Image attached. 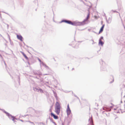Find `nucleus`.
Masks as SVG:
<instances>
[{"mask_svg":"<svg viewBox=\"0 0 125 125\" xmlns=\"http://www.w3.org/2000/svg\"><path fill=\"white\" fill-rule=\"evenodd\" d=\"M61 106L60 104L58 102H57L55 104V112L58 115H59L60 114L61 111Z\"/></svg>","mask_w":125,"mask_h":125,"instance_id":"1","label":"nucleus"},{"mask_svg":"<svg viewBox=\"0 0 125 125\" xmlns=\"http://www.w3.org/2000/svg\"><path fill=\"white\" fill-rule=\"evenodd\" d=\"M65 22L68 24L75 26L78 25L80 23L79 22L76 21H74L73 22H72L71 21L68 20H63L61 22Z\"/></svg>","mask_w":125,"mask_h":125,"instance_id":"2","label":"nucleus"},{"mask_svg":"<svg viewBox=\"0 0 125 125\" xmlns=\"http://www.w3.org/2000/svg\"><path fill=\"white\" fill-rule=\"evenodd\" d=\"M66 111L67 115H69L70 114L71 112L69 107V104H68L67 105V109Z\"/></svg>","mask_w":125,"mask_h":125,"instance_id":"3","label":"nucleus"},{"mask_svg":"<svg viewBox=\"0 0 125 125\" xmlns=\"http://www.w3.org/2000/svg\"><path fill=\"white\" fill-rule=\"evenodd\" d=\"M51 115L55 119H58V117L55 115L52 112L51 113Z\"/></svg>","mask_w":125,"mask_h":125,"instance_id":"4","label":"nucleus"},{"mask_svg":"<svg viewBox=\"0 0 125 125\" xmlns=\"http://www.w3.org/2000/svg\"><path fill=\"white\" fill-rule=\"evenodd\" d=\"M17 38L18 39L20 40L21 41H22L23 38L21 36L19 35H17Z\"/></svg>","mask_w":125,"mask_h":125,"instance_id":"5","label":"nucleus"},{"mask_svg":"<svg viewBox=\"0 0 125 125\" xmlns=\"http://www.w3.org/2000/svg\"><path fill=\"white\" fill-rule=\"evenodd\" d=\"M104 25H103L100 30V31L99 32V33L102 32L103 31V29H104Z\"/></svg>","mask_w":125,"mask_h":125,"instance_id":"6","label":"nucleus"},{"mask_svg":"<svg viewBox=\"0 0 125 125\" xmlns=\"http://www.w3.org/2000/svg\"><path fill=\"white\" fill-rule=\"evenodd\" d=\"M11 119L14 122H16V120H17L14 117L11 116Z\"/></svg>","mask_w":125,"mask_h":125,"instance_id":"7","label":"nucleus"},{"mask_svg":"<svg viewBox=\"0 0 125 125\" xmlns=\"http://www.w3.org/2000/svg\"><path fill=\"white\" fill-rule=\"evenodd\" d=\"M21 52L22 54V55L27 60H28V57L26 56V54L24 52Z\"/></svg>","mask_w":125,"mask_h":125,"instance_id":"8","label":"nucleus"},{"mask_svg":"<svg viewBox=\"0 0 125 125\" xmlns=\"http://www.w3.org/2000/svg\"><path fill=\"white\" fill-rule=\"evenodd\" d=\"M104 43V42L100 40H99V44L101 45H103Z\"/></svg>","mask_w":125,"mask_h":125,"instance_id":"9","label":"nucleus"},{"mask_svg":"<svg viewBox=\"0 0 125 125\" xmlns=\"http://www.w3.org/2000/svg\"><path fill=\"white\" fill-rule=\"evenodd\" d=\"M122 87L123 88H125V82H123Z\"/></svg>","mask_w":125,"mask_h":125,"instance_id":"10","label":"nucleus"},{"mask_svg":"<svg viewBox=\"0 0 125 125\" xmlns=\"http://www.w3.org/2000/svg\"><path fill=\"white\" fill-rule=\"evenodd\" d=\"M89 16H90V14L89 13H88V14L87 15V17L86 18L87 20H88V19L89 18Z\"/></svg>","mask_w":125,"mask_h":125,"instance_id":"11","label":"nucleus"},{"mask_svg":"<svg viewBox=\"0 0 125 125\" xmlns=\"http://www.w3.org/2000/svg\"><path fill=\"white\" fill-rule=\"evenodd\" d=\"M108 108L107 107H104L103 108V110H106V109H108Z\"/></svg>","mask_w":125,"mask_h":125,"instance_id":"12","label":"nucleus"},{"mask_svg":"<svg viewBox=\"0 0 125 125\" xmlns=\"http://www.w3.org/2000/svg\"><path fill=\"white\" fill-rule=\"evenodd\" d=\"M29 125H35L32 122H30Z\"/></svg>","mask_w":125,"mask_h":125,"instance_id":"13","label":"nucleus"},{"mask_svg":"<svg viewBox=\"0 0 125 125\" xmlns=\"http://www.w3.org/2000/svg\"><path fill=\"white\" fill-rule=\"evenodd\" d=\"M87 20H87L86 19H85L84 20V21H83V22H84L86 21H87Z\"/></svg>","mask_w":125,"mask_h":125,"instance_id":"14","label":"nucleus"},{"mask_svg":"<svg viewBox=\"0 0 125 125\" xmlns=\"http://www.w3.org/2000/svg\"><path fill=\"white\" fill-rule=\"evenodd\" d=\"M39 90L40 91V92H42V93L43 92V91L42 89H39Z\"/></svg>","mask_w":125,"mask_h":125,"instance_id":"15","label":"nucleus"},{"mask_svg":"<svg viewBox=\"0 0 125 125\" xmlns=\"http://www.w3.org/2000/svg\"><path fill=\"white\" fill-rule=\"evenodd\" d=\"M117 118L118 119V118L116 116L115 118V120Z\"/></svg>","mask_w":125,"mask_h":125,"instance_id":"16","label":"nucleus"},{"mask_svg":"<svg viewBox=\"0 0 125 125\" xmlns=\"http://www.w3.org/2000/svg\"><path fill=\"white\" fill-rule=\"evenodd\" d=\"M20 120L22 122H23V121L22 120Z\"/></svg>","mask_w":125,"mask_h":125,"instance_id":"17","label":"nucleus"},{"mask_svg":"<svg viewBox=\"0 0 125 125\" xmlns=\"http://www.w3.org/2000/svg\"><path fill=\"white\" fill-rule=\"evenodd\" d=\"M103 37H101V39H103Z\"/></svg>","mask_w":125,"mask_h":125,"instance_id":"18","label":"nucleus"},{"mask_svg":"<svg viewBox=\"0 0 125 125\" xmlns=\"http://www.w3.org/2000/svg\"><path fill=\"white\" fill-rule=\"evenodd\" d=\"M39 60V61H40V60Z\"/></svg>","mask_w":125,"mask_h":125,"instance_id":"19","label":"nucleus"},{"mask_svg":"<svg viewBox=\"0 0 125 125\" xmlns=\"http://www.w3.org/2000/svg\"><path fill=\"white\" fill-rule=\"evenodd\" d=\"M107 111H109V110H107Z\"/></svg>","mask_w":125,"mask_h":125,"instance_id":"20","label":"nucleus"},{"mask_svg":"<svg viewBox=\"0 0 125 125\" xmlns=\"http://www.w3.org/2000/svg\"><path fill=\"white\" fill-rule=\"evenodd\" d=\"M51 112H52V111H51Z\"/></svg>","mask_w":125,"mask_h":125,"instance_id":"21","label":"nucleus"}]
</instances>
